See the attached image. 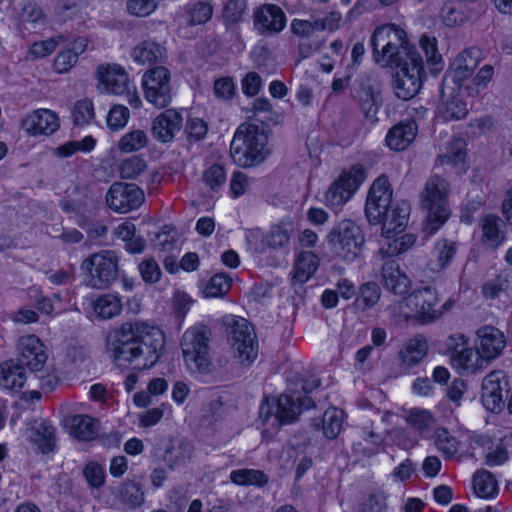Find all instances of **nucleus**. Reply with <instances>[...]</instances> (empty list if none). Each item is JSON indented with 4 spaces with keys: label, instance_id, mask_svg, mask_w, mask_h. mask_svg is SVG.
Segmentation results:
<instances>
[{
    "label": "nucleus",
    "instance_id": "1",
    "mask_svg": "<svg viewBox=\"0 0 512 512\" xmlns=\"http://www.w3.org/2000/svg\"><path fill=\"white\" fill-rule=\"evenodd\" d=\"M164 347V334L144 322H125L111 332L107 349L119 367L134 370L149 369L155 365Z\"/></svg>",
    "mask_w": 512,
    "mask_h": 512
},
{
    "label": "nucleus",
    "instance_id": "2",
    "mask_svg": "<svg viewBox=\"0 0 512 512\" xmlns=\"http://www.w3.org/2000/svg\"><path fill=\"white\" fill-rule=\"evenodd\" d=\"M365 213L371 224L382 223V234L385 237L393 238L405 230L410 205L406 201L392 202V191L388 180L385 177H379L368 193Z\"/></svg>",
    "mask_w": 512,
    "mask_h": 512
},
{
    "label": "nucleus",
    "instance_id": "3",
    "mask_svg": "<svg viewBox=\"0 0 512 512\" xmlns=\"http://www.w3.org/2000/svg\"><path fill=\"white\" fill-rule=\"evenodd\" d=\"M320 383V379L311 376L301 382V391L288 388L278 397L266 398L260 406L259 420L267 429L274 430L295 422L302 409L315 406L308 394L318 388Z\"/></svg>",
    "mask_w": 512,
    "mask_h": 512
},
{
    "label": "nucleus",
    "instance_id": "4",
    "mask_svg": "<svg viewBox=\"0 0 512 512\" xmlns=\"http://www.w3.org/2000/svg\"><path fill=\"white\" fill-rule=\"evenodd\" d=\"M374 61L384 67H396L410 61L412 53L419 51L412 46L407 33L395 24L377 27L371 36Z\"/></svg>",
    "mask_w": 512,
    "mask_h": 512
},
{
    "label": "nucleus",
    "instance_id": "5",
    "mask_svg": "<svg viewBox=\"0 0 512 512\" xmlns=\"http://www.w3.org/2000/svg\"><path fill=\"white\" fill-rule=\"evenodd\" d=\"M268 136L263 129L252 124L240 125L230 145L233 161L242 167H251L261 163L269 153Z\"/></svg>",
    "mask_w": 512,
    "mask_h": 512
},
{
    "label": "nucleus",
    "instance_id": "6",
    "mask_svg": "<svg viewBox=\"0 0 512 512\" xmlns=\"http://www.w3.org/2000/svg\"><path fill=\"white\" fill-rule=\"evenodd\" d=\"M448 182L438 176L430 177L421 193L422 207L427 211L423 232L435 234L448 220L450 209L447 205Z\"/></svg>",
    "mask_w": 512,
    "mask_h": 512
},
{
    "label": "nucleus",
    "instance_id": "7",
    "mask_svg": "<svg viewBox=\"0 0 512 512\" xmlns=\"http://www.w3.org/2000/svg\"><path fill=\"white\" fill-rule=\"evenodd\" d=\"M211 329L203 324L187 329L181 339L184 361L191 371L209 374L213 370L210 340Z\"/></svg>",
    "mask_w": 512,
    "mask_h": 512
},
{
    "label": "nucleus",
    "instance_id": "8",
    "mask_svg": "<svg viewBox=\"0 0 512 512\" xmlns=\"http://www.w3.org/2000/svg\"><path fill=\"white\" fill-rule=\"evenodd\" d=\"M327 241L334 255L347 263L363 257L365 236L352 220H342L336 224L327 235Z\"/></svg>",
    "mask_w": 512,
    "mask_h": 512
},
{
    "label": "nucleus",
    "instance_id": "9",
    "mask_svg": "<svg viewBox=\"0 0 512 512\" xmlns=\"http://www.w3.org/2000/svg\"><path fill=\"white\" fill-rule=\"evenodd\" d=\"M224 325L234 358L243 366L251 365L259 351L254 327L245 318L239 316L226 317Z\"/></svg>",
    "mask_w": 512,
    "mask_h": 512
},
{
    "label": "nucleus",
    "instance_id": "10",
    "mask_svg": "<svg viewBox=\"0 0 512 512\" xmlns=\"http://www.w3.org/2000/svg\"><path fill=\"white\" fill-rule=\"evenodd\" d=\"M80 269L86 286L99 290L108 289L118 278L119 259L114 251L102 250L85 258Z\"/></svg>",
    "mask_w": 512,
    "mask_h": 512
},
{
    "label": "nucleus",
    "instance_id": "11",
    "mask_svg": "<svg viewBox=\"0 0 512 512\" xmlns=\"http://www.w3.org/2000/svg\"><path fill=\"white\" fill-rule=\"evenodd\" d=\"M409 62L396 66L393 90L398 99L408 101L420 91L425 78L424 62L420 53H412Z\"/></svg>",
    "mask_w": 512,
    "mask_h": 512
},
{
    "label": "nucleus",
    "instance_id": "12",
    "mask_svg": "<svg viewBox=\"0 0 512 512\" xmlns=\"http://www.w3.org/2000/svg\"><path fill=\"white\" fill-rule=\"evenodd\" d=\"M146 100L158 108L166 107L172 99L170 73L163 66L147 71L143 76Z\"/></svg>",
    "mask_w": 512,
    "mask_h": 512
},
{
    "label": "nucleus",
    "instance_id": "13",
    "mask_svg": "<svg viewBox=\"0 0 512 512\" xmlns=\"http://www.w3.org/2000/svg\"><path fill=\"white\" fill-rule=\"evenodd\" d=\"M366 178L362 165H354L344 171L330 186L326 193V201L332 207H339L347 202Z\"/></svg>",
    "mask_w": 512,
    "mask_h": 512
},
{
    "label": "nucleus",
    "instance_id": "14",
    "mask_svg": "<svg viewBox=\"0 0 512 512\" xmlns=\"http://www.w3.org/2000/svg\"><path fill=\"white\" fill-rule=\"evenodd\" d=\"M509 382L503 371H492L482 381L481 402L490 412H500L505 406Z\"/></svg>",
    "mask_w": 512,
    "mask_h": 512
},
{
    "label": "nucleus",
    "instance_id": "15",
    "mask_svg": "<svg viewBox=\"0 0 512 512\" xmlns=\"http://www.w3.org/2000/svg\"><path fill=\"white\" fill-rule=\"evenodd\" d=\"M143 201L144 193L135 184L115 182L106 194L107 205L117 213H128L137 209Z\"/></svg>",
    "mask_w": 512,
    "mask_h": 512
},
{
    "label": "nucleus",
    "instance_id": "16",
    "mask_svg": "<svg viewBox=\"0 0 512 512\" xmlns=\"http://www.w3.org/2000/svg\"><path fill=\"white\" fill-rule=\"evenodd\" d=\"M287 24L285 12L276 4H262L254 10L253 26L262 37L281 33Z\"/></svg>",
    "mask_w": 512,
    "mask_h": 512
},
{
    "label": "nucleus",
    "instance_id": "17",
    "mask_svg": "<svg viewBox=\"0 0 512 512\" xmlns=\"http://www.w3.org/2000/svg\"><path fill=\"white\" fill-rule=\"evenodd\" d=\"M438 299L436 292L430 287L413 291L406 299V306L423 322H431L442 315V310L436 309Z\"/></svg>",
    "mask_w": 512,
    "mask_h": 512
},
{
    "label": "nucleus",
    "instance_id": "18",
    "mask_svg": "<svg viewBox=\"0 0 512 512\" xmlns=\"http://www.w3.org/2000/svg\"><path fill=\"white\" fill-rule=\"evenodd\" d=\"M18 361L30 371L43 369L47 359V349L36 335H26L17 343Z\"/></svg>",
    "mask_w": 512,
    "mask_h": 512
},
{
    "label": "nucleus",
    "instance_id": "19",
    "mask_svg": "<svg viewBox=\"0 0 512 512\" xmlns=\"http://www.w3.org/2000/svg\"><path fill=\"white\" fill-rule=\"evenodd\" d=\"M99 88L103 92L124 95L130 88V79L126 71L117 64L100 65L96 71Z\"/></svg>",
    "mask_w": 512,
    "mask_h": 512
},
{
    "label": "nucleus",
    "instance_id": "20",
    "mask_svg": "<svg viewBox=\"0 0 512 512\" xmlns=\"http://www.w3.org/2000/svg\"><path fill=\"white\" fill-rule=\"evenodd\" d=\"M22 128L32 136L51 135L59 128L56 113L48 109H38L22 120Z\"/></svg>",
    "mask_w": 512,
    "mask_h": 512
},
{
    "label": "nucleus",
    "instance_id": "21",
    "mask_svg": "<svg viewBox=\"0 0 512 512\" xmlns=\"http://www.w3.org/2000/svg\"><path fill=\"white\" fill-rule=\"evenodd\" d=\"M381 283L386 290L395 295H405L410 289V279L400 269L394 259H387L381 267Z\"/></svg>",
    "mask_w": 512,
    "mask_h": 512
},
{
    "label": "nucleus",
    "instance_id": "22",
    "mask_svg": "<svg viewBox=\"0 0 512 512\" xmlns=\"http://www.w3.org/2000/svg\"><path fill=\"white\" fill-rule=\"evenodd\" d=\"M56 429L53 425L45 420L34 421L33 424L26 429V436L30 443L36 447L37 451L42 454H48L55 450L56 447Z\"/></svg>",
    "mask_w": 512,
    "mask_h": 512
},
{
    "label": "nucleus",
    "instance_id": "23",
    "mask_svg": "<svg viewBox=\"0 0 512 512\" xmlns=\"http://www.w3.org/2000/svg\"><path fill=\"white\" fill-rule=\"evenodd\" d=\"M182 124V115L174 109H167L153 120L152 134L157 140L166 143L171 141L175 133L181 130Z\"/></svg>",
    "mask_w": 512,
    "mask_h": 512
},
{
    "label": "nucleus",
    "instance_id": "24",
    "mask_svg": "<svg viewBox=\"0 0 512 512\" xmlns=\"http://www.w3.org/2000/svg\"><path fill=\"white\" fill-rule=\"evenodd\" d=\"M479 338L478 349L482 358L492 360L497 358L506 346V338L502 331L493 326H484L477 331Z\"/></svg>",
    "mask_w": 512,
    "mask_h": 512
},
{
    "label": "nucleus",
    "instance_id": "25",
    "mask_svg": "<svg viewBox=\"0 0 512 512\" xmlns=\"http://www.w3.org/2000/svg\"><path fill=\"white\" fill-rule=\"evenodd\" d=\"M468 114L467 103L463 96L452 90L449 94L442 91L441 102L437 107V115L443 121H457Z\"/></svg>",
    "mask_w": 512,
    "mask_h": 512
},
{
    "label": "nucleus",
    "instance_id": "26",
    "mask_svg": "<svg viewBox=\"0 0 512 512\" xmlns=\"http://www.w3.org/2000/svg\"><path fill=\"white\" fill-rule=\"evenodd\" d=\"M458 251V243L446 238L435 242L431 259L427 267L430 271L439 273L446 270L454 261Z\"/></svg>",
    "mask_w": 512,
    "mask_h": 512
},
{
    "label": "nucleus",
    "instance_id": "27",
    "mask_svg": "<svg viewBox=\"0 0 512 512\" xmlns=\"http://www.w3.org/2000/svg\"><path fill=\"white\" fill-rule=\"evenodd\" d=\"M192 445L183 439H169L164 442L162 458L170 469L184 466L192 457Z\"/></svg>",
    "mask_w": 512,
    "mask_h": 512
},
{
    "label": "nucleus",
    "instance_id": "28",
    "mask_svg": "<svg viewBox=\"0 0 512 512\" xmlns=\"http://www.w3.org/2000/svg\"><path fill=\"white\" fill-rule=\"evenodd\" d=\"M417 125L414 121L400 122L394 125L386 135L387 146L395 151H403L414 141Z\"/></svg>",
    "mask_w": 512,
    "mask_h": 512
},
{
    "label": "nucleus",
    "instance_id": "29",
    "mask_svg": "<svg viewBox=\"0 0 512 512\" xmlns=\"http://www.w3.org/2000/svg\"><path fill=\"white\" fill-rule=\"evenodd\" d=\"M427 352V340L421 335H416L402 346L398 352V359L401 365L411 368L418 365Z\"/></svg>",
    "mask_w": 512,
    "mask_h": 512
},
{
    "label": "nucleus",
    "instance_id": "30",
    "mask_svg": "<svg viewBox=\"0 0 512 512\" xmlns=\"http://www.w3.org/2000/svg\"><path fill=\"white\" fill-rule=\"evenodd\" d=\"M482 242L490 248H498L506 239L503 230L504 222L495 214H488L481 218Z\"/></svg>",
    "mask_w": 512,
    "mask_h": 512
},
{
    "label": "nucleus",
    "instance_id": "31",
    "mask_svg": "<svg viewBox=\"0 0 512 512\" xmlns=\"http://www.w3.org/2000/svg\"><path fill=\"white\" fill-rule=\"evenodd\" d=\"M27 375L19 361H6L0 365V386L6 390L19 391L25 384Z\"/></svg>",
    "mask_w": 512,
    "mask_h": 512
},
{
    "label": "nucleus",
    "instance_id": "32",
    "mask_svg": "<svg viewBox=\"0 0 512 512\" xmlns=\"http://www.w3.org/2000/svg\"><path fill=\"white\" fill-rule=\"evenodd\" d=\"M165 49L159 43L152 40H145L135 46L131 57L141 65H152L164 57Z\"/></svg>",
    "mask_w": 512,
    "mask_h": 512
},
{
    "label": "nucleus",
    "instance_id": "33",
    "mask_svg": "<svg viewBox=\"0 0 512 512\" xmlns=\"http://www.w3.org/2000/svg\"><path fill=\"white\" fill-rule=\"evenodd\" d=\"M319 266V258L310 251H303L298 255L292 277L293 284H304L315 273Z\"/></svg>",
    "mask_w": 512,
    "mask_h": 512
},
{
    "label": "nucleus",
    "instance_id": "34",
    "mask_svg": "<svg viewBox=\"0 0 512 512\" xmlns=\"http://www.w3.org/2000/svg\"><path fill=\"white\" fill-rule=\"evenodd\" d=\"M98 432L99 421L88 415H75L70 420V433L78 440H93Z\"/></svg>",
    "mask_w": 512,
    "mask_h": 512
},
{
    "label": "nucleus",
    "instance_id": "35",
    "mask_svg": "<svg viewBox=\"0 0 512 512\" xmlns=\"http://www.w3.org/2000/svg\"><path fill=\"white\" fill-rule=\"evenodd\" d=\"M466 142L463 138L453 137L446 146V151L439 155L441 164H449L465 170Z\"/></svg>",
    "mask_w": 512,
    "mask_h": 512
},
{
    "label": "nucleus",
    "instance_id": "36",
    "mask_svg": "<svg viewBox=\"0 0 512 512\" xmlns=\"http://www.w3.org/2000/svg\"><path fill=\"white\" fill-rule=\"evenodd\" d=\"M480 50L469 48L460 53L454 60L455 73L458 79L469 77L479 64Z\"/></svg>",
    "mask_w": 512,
    "mask_h": 512
},
{
    "label": "nucleus",
    "instance_id": "37",
    "mask_svg": "<svg viewBox=\"0 0 512 512\" xmlns=\"http://www.w3.org/2000/svg\"><path fill=\"white\" fill-rule=\"evenodd\" d=\"M406 421L425 438L432 436L435 427V418L425 409L413 408L406 416Z\"/></svg>",
    "mask_w": 512,
    "mask_h": 512
},
{
    "label": "nucleus",
    "instance_id": "38",
    "mask_svg": "<svg viewBox=\"0 0 512 512\" xmlns=\"http://www.w3.org/2000/svg\"><path fill=\"white\" fill-rule=\"evenodd\" d=\"M93 308L100 318L111 319L121 313L122 302L117 295L104 294L94 301Z\"/></svg>",
    "mask_w": 512,
    "mask_h": 512
},
{
    "label": "nucleus",
    "instance_id": "39",
    "mask_svg": "<svg viewBox=\"0 0 512 512\" xmlns=\"http://www.w3.org/2000/svg\"><path fill=\"white\" fill-rule=\"evenodd\" d=\"M473 487L476 495L481 498H491L498 492L495 477L486 470L477 471L473 477Z\"/></svg>",
    "mask_w": 512,
    "mask_h": 512
},
{
    "label": "nucleus",
    "instance_id": "40",
    "mask_svg": "<svg viewBox=\"0 0 512 512\" xmlns=\"http://www.w3.org/2000/svg\"><path fill=\"white\" fill-rule=\"evenodd\" d=\"M230 480L236 485L262 487L268 483V476L261 470L237 469L230 473Z\"/></svg>",
    "mask_w": 512,
    "mask_h": 512
},
{
    "label": "nucleus",
    "instance_id": "41",
    "mask_svg": "<svg viewBox=\"0 0 512 512\" xmlns=\"http://www.w3.org/2000/svg\"><path fill=\"white\" fill-rule=\"evenodd\" d=\"M292 230L290 223L273 225L265 236L264 242L272 249L284 248L289 244Z\"/></svg>",
    "mask_w": 512,
    "mask_h": 512
},
{
    "label": "nucleus",
    "instance_id": "42",
    "mask_svg": "<svg viewBox=\"0 0 512 512\" xmlns=\"http://www.w3.org/2000/svg\"><path fill=\"white\" fill-rule=\"evenodd\" d=\"M343 411L337 408H331L324 412L322 417V430L324 436L329 439H335L342 429Z\"/></svg>",
    "mask_w": 512,
    "mask_h": 512
},
{
    "label": "nucleus",
    "instance_id": "43",
    "mask_svg": "<svg viewBox=\"0 0 512 512\" xmlns=\"http://www.w3.org/2000/svg\"><path fill=\"white\" fill-rule=\"evenodd\" d=\"M213 14V7L208 2H196L186 7V21L189 25H201L209 21Z\"/></svg>",
    "mask_w": 512,
    "mask_h": 512
},
{
    "label": "nucleus",
    "instance_id": "44",
    "mask_svg": "<svg viewBox=\"0 0 512 512\" xmlns=\"http://www.w3.org/2000/svg\"><path fill=\"white\" fill-rule=\"evenodd\" d=\"M231 288V279L223 274H215L202 289L205 298L223 297Z\"/></svg>",
    "mask_w": 512,
    "mask_h": 512
},
{
    "label": "nucleus",
    "instance_id": "45",
    "mask_svg": "<svg viewBox=\"0 0 512 512\" xmlns=\"http://www.w3.org/2000/svg\"><path fill=\"white\" fill-rule=\"evenodd\" d=\"M479 352L478 348L476 350L473 348H463L453 354V360L459 367L474 372L479 368L480 362L483 360Z\"/></svg>",
    "mask_w": 512,
    "mask_h": 512
},
{
    "label": "nucleus",
    "instance_id": "46",
    "mask_svg": "<svg viewBox=\"0 0 512 512\" xmlns=\"http://www.w3.org/2000/svg\"><path fill=\"white\" fill-rule=\"evenodd\" d=\"M437 449L448 459L454 457L458 452V441L449 434L447 429L439 428L434 433Z\"/></svg>",
    "mask_w": 512,
    "mask_h": 512
},
{
    "label": "nucleus",
    "instance_id": "47",
    "mask_svg": "<svg viewBox=\"0 0 512 512\" xmlns=\"http://www.w3.org/2000/svg\"><path fill=\"white\" fill-rule=\"evenodd\" d=\"M202 180L210 190L217 192L226 182L224 166L221 164L210 165L204 170Z\"/></svg>",
    "mask_w": 512,
    "mask_h": 512
},
{
    "label": "nucleus",
    "instance_id": "48",
    "mask_svg": "<svg viewBox=\"0 0 512 512\" xmlns=\"http://www.w3.org/2000/svg\"><path fill=\"white\" fill-rule=\"evenodd\" d=\"M147 142L148 139L144 131L133 130L120 139L118 148L121 152L130 153L144 148Z\"/></svg>",
    "mask_w": 512,
    "mask_h": 512
},
{
    "label": "nucleus",
    "instance_id": "49",
    "mask_svg": "<svg viewBox=\"0 0 512 512\" xmlns=\"http://www.w3.org/2000/svg\"><path fill=\"white\" fill-rule=\"evenodd\" d=\"M247 10V0H229L223 7L222 17L224 22L235 25L243 20Z\"/></svg>",
    "mask_w": 512,
    "mask_h": 512
},
{
    "label": "nucleus",
    "instance_id": "50",
    "mask_svg": "<svg viewBox=\"0 0 512 512\" xmlns=\"http://www.w3.org/2000/svg\"><path fill=\"white\" fill-rule=\"evenodd\" d=\"M95 143V139L92 136H86L81 141H68L55 148L54 154L59 157H70L77 151H91L94 148Z\"/></svg>",
    "mask_w": 512,
    "mask_h": 512
},
{
    "label": "nucleus",
    "instance_id": "51",
    "mask_svg": "<svg viewBox=\"0 0 512 512\" xmlns=\"http://www.w3.org/2000/svg\"><path fill=\"white\" fill-rule=\"evenodd\" d=\"M147 169L146 161L140 156L124 159L119 165V173L123 179H134Z\"/></svg>",
    "mask_w": 512,
    "mask_h": 512
},
{
    "label": "nucleus",
    "instance_id": "52",
    "mask_svg": "<svg viewBox=\"0 0 512 512\" xmlns=\"http://www.w3.org/2000/svg\"><path fill=\"white\" fill-rule=\"evenodd\" d=\"M18 17L22 23L34 24L44 19V12L36 2L25 0L20 3Z\"/></svg>",
    "mask_w": 512,
    "mask_h": 512
},
{
    "label": "nucleus",
    "instance_id": "53",
    "mask_svg": "<svg viewBox=\"0 0 512 512\" xmlns=\"http://www.w3.org/2000/svg\"><path fill=\"white\" fill-rule=\"evenodd\" d=\"M122 500L131 506H140L144 502V493L138 483L126 481L120 488Z\"/></svg>",
    "mask_w": 512,
    "mask_h": 512
},
{
    "label": "nucleus",
    "instance_id": "54",
    "mask_svg": "<svg viewBox=\"0 0 512 512\" xmlns=\"http://www.w3.org/2000/svg\"><path fill=\"white\" fill-rule=\"evenodd\" d=\"M420 48L426 56V61L432 66L441 65L442 57L438 51L437 39L434 36L423 35L420 40Z\"/></svg>",
    "mask_w": 512,
    "mask_h": 512
},
{
    "label": "nucleus",
    "instance_id": "55",
    "mask_svg": "<svg viewBox=\"0 0 512 512\" xmlns=\"http://www.w3.org/2000/svg\"><path fill=\"white\" fill-rule=\"evenodd\" d=\"M94 117L93 103L88 99L79 100L73 108V121L78 126L88 124Z\"/></svg>",
    "mask_w": 512,
    "mask_h": 512
},
{
    "label": "nucleus",
    "instance_id": "56",
    "mask_svg": "<svg viewBox=\"0 0 512 512\" xmlns=\"http://www.w3.org/2000/svg\"><path fill=\"white\" fill-rule=\"evenodd\" d=\"M359 300L363 303V309L374 307L381 296V290L377 283L367 282L364 283L359 290Z\"/></svg>",
    "mask_w": 512,
    "mask_h": 512
},
{
    "label": "nucleus",
    "instance_id": "57",
    "mask_svg": "<svg viewBox=\"0 0 512 512\" xmlns=\"http://www.w3.org/2000/svg\"><path fill=\"white\" fill-rule=\"evenodd\" d=\"M129 109L123 105H114L108 112L107 125L112 130L123 128L129 119Z\"/></svg>",
    "mask_w": 512,
    "mask_h": 512
},
{
    "label": "nucleus",
    "instance_id": "58",
    "mask_svg": "<svg viewBox=\"0 0 512 512\" xmlns=\"http://www.w3.org/2000/svg\"><path fill=\"white\" fill-rule=\"evenodd\" d=\"M83 475L93 488H99L105 483V471L97 462H89L83 469Z\"/></svg>",
    "mask_w": 512,
    "mask_h": 512
},
{
    "label": "nucleus",
    "instance_id": "59",
    "mask_svg": "<svg viewBox=\"0 0 512 512\" xmlns=\"http://www.w3.org/2000/svg\"><path fill=\"white\" fill-rule=\"evenodd\" d=\"M139 272L146 283H156L161 276L158 263L153 259H145L139 264Z\"/></svg>",
    "mask_w": 512,
    "mask_h": 512
},
{
    "label": "nucleus",
    "instance_id": "60",
    "mask_svg": "<svg viewBox=\"0 0 512 512\" xmlns=\"http://www.w3.org/2000/svg\"><path fill=\"white\" fill-rule=\"evenodd\" d=\"M156 7V0H127L128 12L138 17L150 15Z\"/></svg>",
    "mask_w": 512,
    "mask_h": 512
},
{
    "label": "nucleus",
    "instance_id": "61",
    "mask_svg": "<svg viewBox=\"0 0 512 512\" xmlns=\"http://www.w3.org/2000/svg\"><path fill=\"white\" fill-rule=\"evenodd\" d=\"M236 88L232 78L222 77L214 83V94L220 100H230L235 94Z\"/></svg>",
    "mask_w": 512,
    "mask_h": 512
},
{
    "label": "nucleus",
    "instance_id": "62",
    "mask_svg": "<svg viewBox=\"0 0 512 512\" xmlns=\"http://www.w3.org/2000/svg\"><path fill=\"white\" fill-rule=\"evenodd\" d=\"M78 61V58L68 48L60 51L54 60V70L57 73L68 72Z\"/></svg>",
    "mask_w": 512,
    "mask_h": 512
},
{
    "label": "nucleus",
    "instance_id": "63",
    "mask_svg": "<svg viewBox=\"0 0 512 512\" xmlns=\"http://www.w3.org/2000/svg\"><path fill=\"white\" fill-rule=\"evenodd\" d=\"M208 131V126L205 121L200 118H191L186 125V133L189 141L202 140Z\"/></svg>",
    "mask_w": 512,
    "mask_h": 512
},
{
    "label": "nucleus",
    "instance_id": "64",
    "mask_svg": "<svg viewBox=\"0 0 512 512\" xmlns=\"http://www.w3.org/2000/svg\"><path fill=\"white\" fill-rule=\"evenodd\" d=\"M386 511V502L385 498L382 495L372 494L367 498L363 499V501L359 505L358 512H385Z\"/></svg>",
    "mask_w": 512,
    "mask_h": 512
}]
</instances>
